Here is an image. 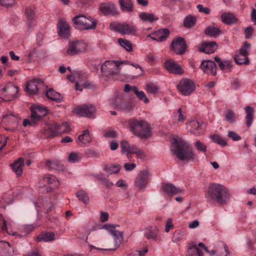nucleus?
<instances>
[{"label":"nucleus","instance_id":"f257e3e1","mask_svg":"<svg viewBox=\"0 0 256 256\" xmlns=\"http://www.w3.org/2000/svg\"><path fill=\"white\" fill-rule=\"evenodd\" d=\"M172 145L174 152L179 160L194 162L198 158V156L190 148V146L187 142L180 139H174Z\"/></svg>","mask_w":256,"mask_h":256},{"label":"nucleus","instance_id":"f03ea898","mask_svg":"<svg viewBox=\"0 0 256 256\" xmlns=\"http://www.w3.org/2000/svg\"><path fill=\"white\" fill-rule=\"evenodd\" d=\"M206 197L210 200H215L221 204H226L230 198L227 189L221 184L212 183L208 188Z\"/></svg>","mask_w":256,"mask_h":256},{"label":"nucleus","instance_id":"7ed1b4c3","mask_svg":"<svg viewBox=\"0 0 256 256\" xmlns=\"http://www.w3.org/2000/svg\"><path fill=\"white\" fill-rule=\"evenodd\" d=\"M130 130L135 136L142 138H147L151 136L150 124L144 120L131 119L128 122Z\"/></svg>","mask_w":256,"mask_h":256},{"label":"nucleus","instance_id":"20e7f679","mask_svg":"<svg viewBox=\"0 0 256 256\" xmlns=\"http://www.w3.org/2000/svg\"><path fill=\"white\" fill-rule=\"evenodd\" d=\"M118 226H114L110 224H106L103 226V228H106L108 232L112 236L113 238L114 241V246L113 248H96V246L90 245L92 250V249L98 250L101 251H110V250H114L116 248H118L120 245L121 244L122 240H123V232H120L116 230V227Z\"/></svg>","mask_w":256,"mask_h":256},{"label":"nucleus","instance_id":"39448f33","mask_svg":"<svg viewBox=\"0 0 256 256\" xmlns=\"http://www.w3.org/2000/svg\"><path fill=\"white\" fill-rule=\"evenodd\" d=\"M72 22L78 28L83 30L94 29L97 24L96 20L86 18L84 15L76 16L73 18Z\"/></svg>","mask_w":256,"mask_h":256},{"label":"nucleus","instance_id":"423d86ee","mask_svg":"<svg viewBox=\"0 0 256 256\" xmlns=\"http://www.w3.org/2000/svg\"><path fill=\"white\" fill-rule=\"evenodd\" d=\"M121 152L122 154H126L128 158H132L130 155L132 154H134L138 156H143L144 154L142 150L138 148L135 145H130L126 140H122L120 142Z\"/></svg>","mask_w":256,"mask_h":256},{"label":"nucleus","instance_id":"0eeeda50","mask_svg":"<svg viewBox=\"0 0 256 256\" xmlns=\"http://www.w3.org/2000/svg\"><path fill=\"white\" fill-rule=\"evenodd\" d=\"M87 44L81 40H77L70 42L67 49L66 53L70 56L78 54L84 52Z\"/></svg>","mask_w":256,"mask_h":256},{"label":"nucleus","instance_id":"6e6552de","mask_svg":"<svg viewBox=\"0 0 256 256\" xmlns=\"http://www.w3.org/2000/svg\"><path fill=\"white\" fill-rule=\"evenodd\" d=\"M178 88L182 94L186 96L190 94L194 90L195 86L192 80L184 78L180 82Z\"/></svg>","mask_w":256,"mask_h":256},{"label":"nucleus","instance_id":"1a4fd4ad","mask_svg":"<svg viewBox=\"0 0 256 256\" xmlns=\"http://www.w3.org/2000/svg\"><path fill=\"white\" fill-rule=\"evenodd\" d=\"M30 110L31 119L34 122L40 120L48 113L46 108L42 106H32Z\"/></svg>","mask_w":256,"mask_h":256},{"label":"nucleus","instance_id":"9d476101","mask_svg":"<svg viewBox=\"0 0 256 256\" xmlns=\"http://www.w3.org/2000/svg\"><path fill=\"white\" fill-rule=\"evenodd\" d=\"M44 87V82L40 78H34L26 86V92L30 94H36Z\"/></svg>","mask_w":256,"mask_h":256},{"label":"nucleus","instance_id":"9b49d317","mask_svg":"<svg viewBox=\"0 0 256 256\" xmlns=\"http://www.w3.org/2000/svg\"><path fill=\"white\" fill-rule=\"evenodd\" d=\"M96 110V108L92 104H83L76 107L73 112L82 116L90 118L95 113Z\"/></svg>","mask_w":256,"mask_h":256},{"label":"nucleus","instance_id":"f8f14e48","mask_svg":"<svg viewBox=\"0 0 256 256\" xmlns=\"http://www.w3.org/2000/svg\"><path fill=\"white\" fill-rule=\"evenodd\" d=\"M113 28L114 30L122 34L135 35L136 32L134 26L126 23L116 24L114 25Z\"/></svg>","mask_w":256,"mask_h":256},{"label":"nucleus","instance_id":"ddd939ff","mask_svg":"<svg viewBox=\"0 0 256 256\" xmlns=\"http://www.w3.org/2000/svg\"><path fill=\"white\" fill-rule=\"evenodd\" d=\"M50 136H54L58 134L67 132L70 131L71 128L66 122L61 124H54L49 128Z\"/></svg>","mask_w":256,"mask_h":256},{"label":"nucleus","instance_id":"4468645a","mask_svg":"<svg viewBox=\"0 0 256 256\" xmlns=\"http://www.w3.org/2000/svg\"><path fill=\"white\" fill-rule=\"evenodd\" d=\"M149 172L146 170L141 171L134 181L135 185L138 190L144 188L148 182Z\"/></svg>","mask_w":256,"mask_h":256},{"label":"nucleus","instance_id":"2eb2a0df","mask_svg":"<svg viewBox=\"0 0 256 256\" xmlns=\"http://www.w3.org/2000/svg\"><path fill=\"white\" fill-rule=\"evenodd\" d=\"M101 72L106 75H116L118 74L115 67L114 60H106L101 66Z\"/></svg>","mask_w":256,"mask_h":256},{"label":"nucleus","instance_id":"dca6fc26","mask_svg":"<svg viewBox=\"0 0 256 256\" xmlns=\"http://www.w3.org/2000/svg\"><path fill=\"white\" fill-rule=\"evenodd\" d=\"M186 42L184 38L178 37L174 40L171 44L172 48L177 54H182L186 49Z\"/></svg>","mask_w":256,"mask_h":256},{"label":"nucleus","instance_id":"f3484780","mask_svg":"<svg viewBox=\"0 0 256 256\" xmlns=\"http://www.w3.org/2000/svg\"><path fill=\"white\" fill-rule=\"evenodd\" d=\"M162 191L170 196H172L174 195L178 194H182L184 192V189L176 186L170 183L162 184Z\"/></svg>","mask_w":256,"mask_h":256},{"label":"nucleus","instance_id":"a211bd4d","mask_svg":"<svg viewBox=\"0 0 256 256\" xmlns=\"http://www.w3.org/2000/svg\"><path fill=\"white\" fill-rule=\"evenodd\" d=\"M200 68L207 74L214 76L216 74V66L213 61L204 60L201 62Z\"/></svg>","mask_w":256,"mask_h":256},{"label":"nucleus","instance_id":"6ab92c4d","mask_svg":"<svg viewBox=\"0 0 256 256\" xmlns=\"http://www.w3.org/2000/svg\"><path fill=\"white\" fill-rule=\"evenodd\" d=\"M164 68L170 73L181 74L183 70L180 66L172 59L167 60L164 64Z\"/></svg>","mask_w":256,"mask_h":256},{"label":"nucleus","instance_id":"aec40b11","mask_svg":"<svg viewBox=\"0 0 256 256\" xmlns=\"http://www.w3.org/2000/svg\"><path fill=\"white\" fill-rule=\"evenodd\" d=\"M144 237L149 240H156L160 233L159 228L156 226H148L144 230Z\"/></svg>","mask_w":256,"mask_h":256},{"label":"nucleus","instance_id":"412c9836","mask_svg":"<svg viewBox=\"0 0 256 256\" xmlns=\"http://www.w3.org/2000/svg\"><path fill=\"white\" fill-rule=\"evenodd\" d=\"M170 30L168 28H164L152 34L154 36L148 34L147 36V38L158 42H163L166 40L170 35Z\"/></svg>","mask_w":256,"mask_h":256},{"label":"nucleus","instance_id":"4be33fe9","mask_svg":"<svg viewBox=\"0 0 256 256\" xmlns=\"http://www.w3.org/2000/svg\"><path fill=\"white\" fill-rule=\"evenodd\" d=\"M100 11L104 15L114 14L116 13L115 5L111 2L101 3L99 7Z\"/></svg>","mask_w":256,"mask_h":256},{"label":"nucleus","instance_id":"5701e85b","mask_svg":"<svg viewBox=\"0 0 256 256\" xmlns=\"http://www.w3.org/2000/svg\"><path fill=\"white\" fill-rule=\"evenodd\" d=\"M218 48L215 42H204L198 48L199 51L207 54L214 53Z\"/></svg>","mask_w":256,"mask_h":256},{"label":"nucleus","instance_id":"b1692460","mask_svg":"<svg viewBox=\"0 0 256 256\" xmlns=\"http://www.w3.org/2000/svg\"><path fill=\"white\" fill-rule=\"evenodd\" d=\"M2 94L9 96L10 98H14L16 96L18 92L17 86H15L12 83L6 84L4 88H2Z\"/></svg>","mask_w":256,"mask_h":256},{"label":"nucleus","instance_id":"393cba45","mask_svg":"<svg viewBox=\"0 0 256 256\" xmlns=\"http://www.w3.org/2000/svg\"><path fill=\"white\" fill-rule=\"evenodd\" d=\"M24 166V159L22 158H19L18 160L10 164L11 168L13 172L18 176L22 175L23 172V168Z\"/></svg>","mask_w":256,"mask_h":256},{"label":"nucleus","instance_id":"a878e982","mask_svg":"<svg viewBox=\"0 0 256 256\" xmlns=\"http://www.w3.org/2000/svg\"><path fill=\"white\" fill-rule=\"evenodd\" d=\"M58 33L60 36L65 38H68L70 36V32L69 26L63 20H60Z\"/></svg>","mask_w":256,"mask_h":256},{"label":"nucleus","instance_id":"bb28decb","mask_svg":"<svg viewBox=\"0 0 256 256\" xmlns=\"http://www.w3.org/2000/svg\"><path fill=\"white\" fill-rule=\"evenodd\" d=\"M214 60L218 63L220 68L224 72L230 71L232 62L230 60H222L218 56H215Z\"/></svg>","mask_w":256,"mask_h":256},{"label":"nucleus","instance_id":"cd10ccee","mask_svg":"<svg viewBox=\"0 0 256 256\" xmlns=\"http://www.w3.org/2000/svg\"><path fill=\"white\" fill-rule=\"evenodd\" d=\"M13 250L9 244V243L1 241L0 242V256H12Z\"/></svg>","mask_w":256,"mask_h":256},{"label":"nucleus","instance_id":"c85d7f7f","mask_svg":"<svg viewBox=\"0 0 256 256\" xmlns=\"http://www.w3.org/2000/svg\"><path fill=\"white\" fill-rule=\"evenodd\" d=\"M186 119L184 112L181 108H178L174 113L172 122L174 124H178L183 122Z\"/></svg>","mask_w":256,"mask_h":256},{"label":"nucleus","instance_id":"c756f323","mask_svg":"<svg viewBox=\"0 0 256 256\" xmlns=\"http://www.w3.org/2000/svg\"><path fill=\"white\" fill-rule=\"evenodd\" d=\"M140 18L143 22L152 23L158 20V18L153 14L142 12L139 14Z\"/></svg>","mask_w":256,"mask_h":256},{"label":"nucleus","instance_id":"7c9ffc66","mask_svg":"<svg viewBox=\"0 0 256 256\" xmlns=\"http://www.w3.org/2000/svg\"><path fill=\"white\" fill-rule=\"evenodd\" d=\"M46 95L49 99L60 102L62 100V96L61 94L52 89H50L46 91Z\"/></svg>","mask_w":256,"mask_h":256},{"label":"nucleus","instance_id":"2f4dec72","mask_svg":"<svg viewBox=\"0 0 256 256\" xmlns=\"http://www.w3.org/2000/svg\"><path fill=\"white\" fill-rule=\"evenodd\" d=\"M246 116L245 118L246 124L248 127H250L254 120V108L250 106H246L245 108Z\"/></svg>","mask_w":256,"mask_h":256},{"label":"nucleus","instance_id":"473e14b6","mask_svg":"<svg viewBox=\"0 0 256 256\" xmlns=\"http://www.w3.org/2000/svg\"><path fill=\"white\" fill-rule=\"evenodd\" d=\"M203 252L196 244L190 246L188 249L186 256H202Z\"/></svg>","mask_w":256,"mask_h":256},{"label":"nucleus","instance_id":"72a5a7b5","mask_svg":"<svg viewBox=\"0 0 256 256\" xmlns=\"http://www.w3.org/2000/svg\"><path fill=\"white\" fill-rule=\"evenodd\" d=\"M54 239V234L53 232H47L43 233L36 237V241L48 242Z\"/></svg>","mask_w":256,"mask_h":256},{"label":"nucleus","instance_id":"f704fd0d","mask_svg":"<svg viewBox=\"0 0 256 256\" xmlns=\"http://www.w3.org/2000/svg\"><path fill=\"white\" fill-rule=\"evenodd\" d=\"M119 3L122 10L126 12L133 10V4L131 0H119Z\"/></svg>","mask_w":256,"mask_h":256},{"label":"nucleus","instance_id":"c9c22d12","mask_svg":"<svg viewBox=\"0 0 256 256\" xmlns=\"http://www.w3.org/2000/svg\"><path fill=\"white\" fill-rule=\"evenodd\" d=\"M203 123H200L196 120H193L190 122L191 128L190 130V133L198 136L200 133V128Z\"/></svg>","mask_w":256,"mask_h":256},{"label":"nucleus","instance_id":"e433bc0d","mask_svg":"<svg viewBox=\"0 0 256 256\" xmlns=\"http://www.w3.org/2000/svg\"><path fill=\"white\" fill-rule=\"evenodd\" d=\"M222 21L226 24H230L236 22V16L232 13L224 12L221 16Z\"/></svg>","mask_w":256,"mask_h":256},{"label":"nucleus","instance_id":"4c0bfd02","mask_svg":"<svg viewBox=\"0 0 256 256\" xmlns=\"http://www.w3.org/2000/svg\"><path fill=\"white\" fill-rule=\"evenodd\" d=\"M79 140L84 144H89L91 142L92 138L88 130H86L82 132V134L78 137Z\"/></svg>","mask_w":256,"mask_h":256},{"label":"nucleus","instance_id":"58836bf2","mask_svg":"<svg viewBox=\"0 0 256 256\" xmlns=\"http://www.w3.org/2000/svg\"><path fill=\"white\" fill-rule=\"evenodd\" d=\"M46 166L52 170H62L63 169V165L62 162L57 160H48L46 162Z\"/></svg>","mask_w":256,"mask_h":256},{"label":"nucleus","instance_id":"ea45409f","mask_svg":"<svg viewBox=\"0 0 256 256\" xmlns=\"http://www.w3.org/2000/svg\"><path fill=\"white\" fill-rule=\"evenodd\" d=\"M204 32L206 35L215 38L220 35L221 31L218 28L213 26H209L206 29Z\"/></svg>","mask_w":256,"mask_h":256},{"label":"nucleus","instance_id":"a19ab883","mask_svg":"<svg viewBox=\"0 0 256 256\" xmlns=\"http://www.w3.org/2000/svg\"><path fill=\"white\" fill-rule=\"evenodd\" d=\"M120 168L121 166L120 164H110L108 166H106L104 170L106 172L112 174L118 173Z\"/></svg>","mask_w":256,"mask_h":256},{"label":"nucleus","instance_id":"79ce46f5","mask_svg":"<svg viewBox=\"0 0 256 256\" xmlns=\"http://www.w3.org/2000/svg\"><path fill=\"white\" fill-rule=\"evenodd\" d=\"M82 158V155L80 152H71L68 157V161L70 163H76L80 161Z\"/></svg>","mask_w":256,"mask_h":256},{"label":"nucleus","instance_id":"37998d69","mask_svg":"<svg viewBox=\"0 0 256 256\" xmlns=\"http://www.w3.org/2000/svg\"><path fill=\"white\" fill-rule=\"evenodd\" d=\"M118 109L125 112H130L134 109V105L132 104L122 102L116 106Z\"/></svg>","mask_w":256,"mask_h":256},{"label":"nucleus","instance_id":"c03bdc74","mask_svg":"<svg viewBox=\"0 0 256 256\" xmlns=\"http://www.w3.org/2000/svg\"><path fill=\"white\" fill-rule=\"evenodd\" d=\"M118 42L120 45L124 48L128 52H131L132 50V46L129 40H124L122 38H118Z\"/></svg>","mask_w":256,"mask_h":256},{"label":"nucleus","instance_id":"a18cd8bd","mask_svg":"<svg viewBox=\"0 0 256 256\" xmlns=\"http://www.w3.org/2000/svg\"><path fill=\"white\" fill-rule=\"evenodd\" d=\"M234 59L235 62L238 64H248L249 60L248 56L244 55H240L239 54H236L234 55Z\"/></svg>","mask_w":256,"mask_h":256},{"label":"nucleus","instance_id":"49530a36","mask_svg":"<svg viewBox=\"0 0 256 256\" xmlns=\"http://www.w3.org/2000/svg\"><path fill=\"white\" fill-rule=\"evenodd\" d=\"M132 90L140 100H144L146 104L149 102V100L146 98L144 92L138 91V89L136 86L133 87Z\"/></svg>","mask_w":256,"mask_h":256},{"label":"nucleus","instance_id":"de8ad7c7","mask_svg":"<svg viewBox=\"0 0 256 256\" xmlns=\"http://www.w3.org/2000/svg\"><path fill=\"white\" fill-rule=\"evenodd\" d=\"M45 182H48V184H54V186H58L59 182L56 177L52 174H48L44 178Z\"/></svg>","mask_w":256,"mask_h":256},{"label":"nucleus","instance_id":"09e8293b","mask_svg":"<svg viewBox=\"0 0 256 256\" xmlns=\"http://www.w3.org/2000/svg\"><path fill=\"white\" fill-rule=\"evenodd\" d=\"M184 235V232L180 230H176L172 236V242L177 243L180 242L183 238Z\"/></svg>","mask_w":256,"mask_h":256},{"label":"nucleus","instance_id":"8fccbe9b","mask_svg":"<svg viewBox=\"0 0 256 256\" xmlns=\"http://www.w3.org/2000/svg\"><path fill=\"white\" fill-rule=\"evenodd\" d=\"M210 138L214 142L222 146L227 145L226 140L217 134L212 135Z\"/></svg>","mask_w":256,"mask_h":256},{"label":"nucleus","instance_id":"3c124183","mask_svg":"<svg viewBox=\"0 0 256 256\" xmlns=\"http://www.w3.org/2000/svg\"><path fill=\"white\" fill-rule=\"evenodd\" d=\"M196 18L191 16H188L184 20V24L186 28L192 27L196 22Z\"/></svg>","mask_w":256,"mask_h":256},{"label":"nucleus","instance_id":"603ef678","mask_svg":"<svg viewBox=\"0 0 256 256\" xmlns=\"http://www.w3.org/2000/svg\"><path fill=\"white\" fill-rule=\"evenodd\" d=\"M26 14L29 20L28 25L31 26L33 22H34V12L32 8L28 7L26 9Z\"/></svg>","mask_w":256,"mask_h":256},{"label":"nucleus","instance_id":"864d4df0","mask_svg":"<svg viewBox=\"0 0 256 256\" xmlns=\"http://www.w3.org/2000/svg\"><path fill=\"white\" fill-rule=\"evenodd\" d=\"M225 120L230 123H233L235 122L236 116L232 110H228L224 115Z\"/></svg>","mask_w":256,"mask_h":256},{"label":"nucleus","instance_id":"5fc2aeb1","mask_svg":"<svg viewBox=\"0 0 256 256\" xmlns=\"http://www.w3.org/2000/svg\"><path fill=\"white\" fill-rule=\"evenodd\" d=\"M76 196L80 200H82L84 204H86L89 201V197L86 192L83 190H80L77 192Z\"/></svg>","mask_w":256,"mask_h":256},{"label":"nucleus","instance_id":"6e6d98bb","mask_svg":"<svg viewBox=\"0 0 256 256\" xmlns=\"http://www.w3.org/2000/svg\"><path fill=\"white\" fill-rule=\"evenodd\" d=\"M250 44L248 42H245L242 45V48H240V50L239 54L240 55H244V56H247L248 54V52L250 49Z\"/></svg>","mask_w":256,"mask_h":256},{"label":"nucleus","instance_id":"4d7b16f0","mask_svg":"<svg viewBox=\"0 0 256 256\" xmlns=\"http://www.w3.org/2000/svg\"><path fill=\"white\" fill-rule=\"evenodd\" d=\"M195 146L198 151L205 153L206 152V146L200 140H198L195 143Z\"/></svg>","mask_w":256,"mask_h":256},{"label":"nucleus","instance_id":"13d9d810","mask_svg":"<svg viewBox=\"0 0 256 256\" xmlns=\"http://www.w3.org/2000/svg\"><path fill=\"white\" fill-rule=\"evenodd\" d=\"M158 87L152 84H149L146 85V90L150 94H156L158 90Z\"/></svg>","mask_w":256,"mask_h":256},{"label":"nucleus","instance_id":"bf43d9fd","mask_svg":"<svg viewBox=\"0 0 256 256\" xmlns=\"http://www.w3.org/2000/svg\"><path fill=\"white\" fill-rule=\"evenodd\" d=\"M15 3V0H0V4L6 8L12 7Z\"/></svg>","mask_w":256,"mask_h":256},{"label":"nucleus","instance_id":"052dcab7","mask_svg":"<svg viewBox=\"0 0 256 256\" xmlns=\"http://www.w3.org/2000/svg\"><path fill=\"white\" fill-rule=\"evenodd\" d=\"M227 136L232 140L238 141L241 139V137L236 132L233 131L229 130L228 132Z\"/></svg>","mask_w":256,"mask_h":256},{"label":"nucleus","instance_id":"680f3d73","mask_svg":"<svg viewBox=\"0 0 256 256\" xmlns=\"http://www.w3.org/2000/svg\"><path fill=\"white\" fill-rule=\"evenodd\" d=\"M115 62V67L118 71V74H120L121 70L120 66L124 64H130V62L128 60H114Z\"/></svg>","mask_w":256,"mask_h":256},{"label":"nucleus","instance_id":"e2e57ef3","mask_svg":"<svg viewBox=\"0 0 256 256\" xmlns=\"http://www.w3.org/2000/svg\"><path fill=\"white\" fill-rule=\"evenodd\" d=\"M196 8L199 12H203L204 14H209L210 13V9L208 8H204L202 4H198Z\"/></svg>","mask_w":256,"mask_h":256},{"label":"nucleus","instance_id":"0e129e2a","mask_svg":"<svg viewBox=\"0 0 256 256\" xmlns=\"http://www.w3.org/2000/svg\"><path fill=\"white\" fill-rule=\"evenodd\" d=\"M244 32L246 38H249L254 32V29L251 26H248L245 29Z\"/></svg>","mask_w":256,"mask_h":256},{"label":"nucleus","instance_id":"69168bd1","mask_svg":"<svg viewBox=\"0 0 256 256\" xmlns=\"http://www.w3.org/2000/svg\"><path fill=\"white\" fill-rule=\"evenodd\" d=\"M173 228L172 220V218H168L166 222L165 226V230L168 232L171 228Z\"/></svg>","mask_w":256,"mask_h":256},{"label":"nucleus","instance_id":"338daca9","mask_svg":"<svg viewBox=\"0 0 256 256\" xmlns=\"http://www.w3.org/2000/svg\"><path fill=\"white\" fill-rule=\"evenodd\" d=\"M148 252V249L146 248L142 251H136L128 256H144Z\"/></svg>","mask_w":256,"mask_h":256},{"label":"nucleus","instance_id":"774afa93","mask_svg":"<svg viewBox=\"0 0 256 256\" xmlns=\"http://www.w3.org/2000/svg\"><path fill=\"white\" fill-rule=\"evenodd\" d=\"M136 167L135 164L126 163L124 164V168L126 171H132Z\"/></svg>","mask_w":256,"mask_h":256}]
</instances>
